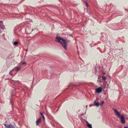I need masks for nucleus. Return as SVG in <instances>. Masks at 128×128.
I'll use <instances>...</instances> for the list:
<instances>
[{"instance_id":"6","label":"nucleus","mask_w":128,"mask_h":128,"mask_svg":"<svg viewBox=\"0 0 128 128\" xmlns=\"http://www.w3.org/2000/svg\"><path fill=\"white\" fill-rule=\"evenodd\" d=\"M21 67L20 66L18 67H16L15 68V69H16V70L17 71L20 70V69Z\"/></svg>"},{"instance_id":"5","label":"nucleus","mask_w":128,"mask_h":128,"mask_svg":"<svg viewBox=\"0 0 128 128\" xmlns=\"http://www.w3.org/2000/svg\"><path fill=\"white\" fill-rule=\"evenodd\" d=\"M41 118H40L38 120H37L36 122V124L37 125H38V124H39L40 123V121H41Z\"/></svg>"},{"instance_id":"4","label":"nucleus","mask_w":128,"mask_h":128,"mask_svg":"<svg viewBox=\"0 0 128 128\" xmlns=\"http://www.w3.org/2000/svg\"><path fill=\"white\" fill-rule=\"evenodd\" d=\"M102 88L101 87H100L96 88V91L98 93H99L102 92Z\"/></svg>"},{"instance_id":"17","label":"nucleus","mask_w":128,"mask_h":128,"mask_svg":"<svg viewBox=\"0 0 128 128\" xmlns=\"http://www.w3.org/2000/svg\"><path fill=\"white\" fill-rule=\"evenodd\" d=\"M86 108H87V107H88V106H86Z\"/></svg>"},{"instance_id":"3","label":"nucleus","mask_w":128,"mask_h":128,"mask_svg":"<svg viewBox=\"0 0 128 128\" xmlns=\"http://www.w3.org/2000/svg\"><path fill=\"white\" fill-rule=\"evenodd\" d=\"M4 126L7 128H15L14 126L12 125L11 124H4Z\"/></svg>"},{"instance_id":"16","label":"nucleus","mask_w":128,"mask_h":128,"mask_svg":"<svg viewBox=\"0 0 128 128\" xmlns=\"http://www.w3.org/2000/svg\"><path fill=\"white\" fill-rule=\"evenodd\" d=\"M124 128H128V127H124Z\"/></svg>"},{"instance_id":"9","label":"nucleus","mask_w":128,"mask_h":128,"mask_svg":"<svg viewBox=\"0 0 128 128\" xmlns=\"http://www.w3.org/2000/svg\"><path fill=\"white\" fill-rule=\"evenodd\" d=\"M87 126L90 128H92V125L89 124H87Z\"/></svg>"},{"instance_id":"13","label":"nucleus","mask_w":128,"mask_h":128,"mask_svg":"<svg viewBox=\"0 0 128 128\" xmlns=\"http://www.w3.org/2000/svg\"><path fill=\"white\" fill-rule=\"evenodd\" d=\"M102 79L104 80L105 81L106 79V77H102Z\"/></svg>"},{"instance_id":"15","label":"nucleus","mask_w":128,"mask_h":128,"mask_svg":"<svg viewBox=\"0 0 128 128\" xmlns=\"http://www.w3.org/2000/svg\"><path fill=\"white\" fill-rule=\"evenodd\" d=\"M26 64V62H23L22 63V64H21V65L25 64Z\"/></svg>"},{"instance_id":"7","label":"nucleus","mask_w":128,"mask_h":128,"mask_svg":"<svg viewBox=\"0 0 128 128\" xmlns=\"http://www.w3.org/2000/svg\"><path fill=\"white\" fill-rule=\"evenodd\" d=\"M94 104L97 107L99 106V105H100V104H99V103L96 102V101L94 102Z\"/></svg>"},{"instance_id":"8","label":"nucleus","mask_w":128,"mask_h":128,"mask_svg":"<svg viewBox=\"0 0 128 128\" xmlns=\"http://www.w3.org/2000/svg\"><path fill=\"white\" fill-rule=\"evenodd\" d=\"M18 42L17 41H15L14 42V45L15 46H16L18 45Z\"/></svg>"},{"instance_id":"11","label":"nucleus","mask_w":128,"mask_h":128,"mask_svg":"<svg viewBox=\"0 0 128 128\" xmlns=\"http://www.w3.org/2000/svg\"><path fill=\"white\" fill-rule=\"evenodd\" d=\"M40 114H41V115L42 116L43 118L44 119V120L45 119V118H44V115L42 114V113L40 112Z\"/></svg>"},{"instance_id":"1","label":"nucleus","mask_w":128,"mask_h":128,"mask_svg":"<svg viewBox=\"0 0 128 128\" xmlns=\"http://www.w3.org/2000/svg\"><path fill=\"white\" fill-rule=\"evenodd\" d=\"M56 41L61 43L63 48L65 49H66L67 43L65 40L63 39L60 36H57L56 38Z\"/></svg>"},{"instance_id":"18","label":"nucleus","mask_w":128,"mask_h":128,"mask_svg":"<svg viewBox=\"0 0 128 128\" xmlns=\"http://www.w3.org/2000/svg\"><path fill=\"white\" fill-rule=\"evenodd\" d=\"M2 22V21H0V23H1V22Z\"/></svg>"},{"instance_id":"14","label":"nucleus","mask_w":128,"mask_h":128,"mask_svg":"<svg viewBox=\"0 0 128 128\" xmlns=\"http://www.w3.org/2000/svg\"><path fill=\"white\" fill-rule=\"evenodd\" d=\"M84 3H85V4L86 5V6H87V7H88V4L86 2H84Z\"/></svg>"},{"instance_id":"2","label":"nucleus","mask_w":128,"mask_h":128,"mask_svg":"<svg viewBox=\"0 0 128 128\" xmlns=\"http://www.w3.org/2000/svg\"><path fill=\"white\" fill-rule=\"evenodd\" d=\"M113 110L116 114V116H118L119 118H120L121 120L120 122L122 124H124L125 122L124 117L123 116H121L120 113L116 110L113 109Z\"/></svg>"},{"instance_id":"12","label":"nucleus","mask_w":128,"mask_h":128,"mask_svg":"<svg viewBox=\"0 0 128 128\" xmlns=\"http://www.w3.org/2000/svg\"><path fill=\"white\" fill-rule=\"evenodd\" d=\"M104 103V101H102L101 103L100 104V106L102 105Z\"/></svg>"},{"instance_id":"10","label":"nucleus","mask_w":128,"mask_h":128,"mask_svg":"<svg viewBox=\"0 0 128 128\" xmlns=\"http://www.w3.org/2000/svg\"><path fill=\"white\" fill-rule=\"evenodd\" d=\"M14 70V69H13L12 70L10 71V75H12V72Z\"/></svg>"}]
</instances>
